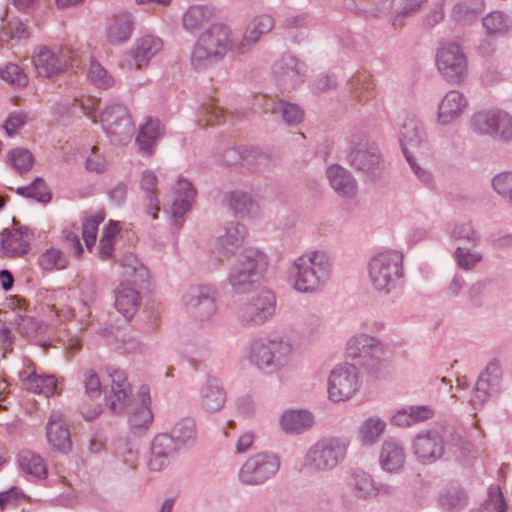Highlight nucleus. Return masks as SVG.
Returning <instances> with one entry per match:
<instances>
[{
    "label": "nucleus",
    "instance_id": "4468645a",
    "mask_svg": "<svg viewBox=\"0 0 512 512\" xmlns=\"http://www.w3.org/2000/svg\"><path fill=\"white\" fill-rule=\"evenodd\" d=\"M346 353L359 365L373 369L385 357L387 346L373 336L357 334L348 340Z\"/></svg>",
    "mask_w": 512,
    "mask_h": 512
},
{
    "label": "nucleus",
    "instance_id": "9b49d317",
    "mask_svg": "<svg viewBox=\"0 0 512 512\" xmlns=\"http://www.w3.org/2000/svg\"><path fill=\"white\" fill-rule=\"evenodd\" d=\"M275 306V295L270 290H262L239 304L235 312L236 319L243 327H257L274 315Z\"/></svg>",
    "mask_w": 512,
    "mask_h": 512
},
{
    "label": "nucleus",
    "instance_id": "49530a36",
    "mask_svg": "<svg viewBox=\"0 0 512 512\" xmlns=\"http://www.w3.org/2000/svg\"><path fill=\"white\" fill-rule=\"evenodd\" d=\"M212 17V11L205 6H191L182 17V24L185 30L194 32Z\"/></svg>",
    "mask_w": 512,
    "mask_h": 512
},
{
    "label": "nucleus",
    "instance_id": "72a5a7b5",
    "mask_svg": "<svg viewBox=\"0 0 512 512\" xmlns=\"http://www.w3.org/2000/svg\"><path fill=\"white\" fill-rule=\"evenodd\" d=\"M134 28L133 15L127 11L115 14L107 27V39L109 43L116 45L127 42Z\"/></svg>",
    "mask_w": 512,
    "mask_h": 512
},
{
    "label": "nucleus",
    "instance_id": "13d9d810",
    "mask_svg": "<svg viewBox=\"0 0 512 512\" xmlns=\"http://www.w3.org/2000/svg\"><path fill=\"white\" fill-rule=\"evenodd\" d=\"M87 77L93 85L101 89H107L114 83L112 76L96 60L90 62Z\"/></svg>",
    "mask_w": 512,
    "mask_h": 512
},
{
    "label": "nucleus",
    "instance_id": "473e14b6",
    "mask_svg": "<svg viewBox=\"0 0 512 512\" xmlns=\"http://www.w3.org/2000/svg\"><path fill=\"white\" fill-rule=\"evenodd\" d=\"M164 128L157 118L147 117L139 126L136 143L142 154L150 156L157 140L163 135Z\"/></svg>",
    "mask_w": 512,
    "mask_h": 512
},
{
    "label": "nucleus",
    "instance_id": "dca6fc26",
    "mask_svg": "<svg viewBox=\"0 0 512 512\" xmlns=\"http://www.w3.org/2000/svg\"><path fill=\"white\" fill-rule=\"evenodd\" d=\"M359 387L358 371L354 365L342 363L331 370L328 379V395L333 402L350 399Z\"/></svg>",
    "mask_w": 512,
    "mask_h": 512
},
{
    "label": "nucleus",
    "instance_id": "de8ad7c7",
    "mask_svg": "<svg viewBox=\"0 0 512 512\" xmlns=\"http://www.w3.org/2000/svg\"><path fill=\"white\" fill-rule=\"evenodd\" d=\"M484 10V3L480 0H470L457 3L452 10V16L457 22L470 23Z\"/></svg>",
    "mask_w": 512,
    "mask_h": 512
},
{
    "label": "nucleus",
    "instance_id": "7ed1b4c3",
    "mask_svg": "<svg viewBox=\"0 0 512 512\" xmlns=\"http://www.w3.org/2000/svg\"><path fill=\"white\" fill-rule=\"evenodd\" d=\"M123 276L126 281L121 282L115 289V308L126 319H130L138 310L141 296L137 284L144 283L148 277V269L134 254H126L120 260Z\"/></svg>",
    "mask_w": 512,
    "mask_h": 512
},
{
    "label": "nucleus",
    "instance_id": "6e6d98bb",
    "mask_svg": "<svg viewBox=\"0 0 512 512\" xmlns=\"http://www.w3.org/2000/svg\"><path fill=\"white\" fill-rule=\"evenodd\" d=\"M494 192L512 205V171L496 174L491 179Z\"/></svg>",
    "mask_w": 512,
    "mask_h": 512
},
{
    "label": "nucleus",
    "instance_id": "09e8293b",
    "mask_svg": "<svg viewBox=\"0 0 512 512\" xmlns=\"http://www.w3.org/2000/svg\"><path fill=\"white\" fill-rule=\"evenodd\" d=\"M119 231L118 223L112 220L104 228L98 247V256L101 260H108L112 257L116 236Z\"/></svg>",
    "mask_w": 512,
    "mask_h": 512
},
{
    "label": "nucleus",
    "instance_id": "bb28decb",
    "mask_svg": "<svg viewBox=\"0 0 512 512\" xmlns=\"http://www.w3.org/2000/svg\"><path fill=\"white\" fill-rule=\"evenodd\" d=\"M33 233L28 227L13 228L3 234L1 251L6 257H20L28 252Z\"/></svg>",
    "mask_w": 512,
    "mask_h": 512
},
{
    "label": "nucleus",
    "instance_id": "0eeeda50",
    "mask_svg": "<svg viewBox=\"0 0 512 512\" xmlns=\"http://www.w3.org/2000/svg\"><path fill=\"white\" fill-rule=\"evenodd\" d=\"M291 345L282 339H257L250 344L248 361L258 371L273 375L289 363Z\"/></svg>",
    "mask_w": 512,
    "mask_h": 512
},
{
    "label": "nucleus",
    "instance_id": "37998d69",
    "mask_svg": "<svg viewBox=\"0 0 512 512\" xmlns=\"http://www.w3.org/2000/svg\"><path fill=\"white\" fill-rule=\"evenodd\" d=\"M374 82L368 73H359L350 80V90L359 102H367L375 96Z\"/></svg>",
    "mask_w": 512,
    "mask_h": 512
},
{
    "label": "nucleus",
    "instance_id": "f3484780",
    "mask_svg": "<svg viewBox=\"0 0 512 512\" xmlns=\"http://www.w3.org/2000/svg\"><path fill=\"white\" fill-rule=\"evenodd\" d=\"M307 65L292 54H283L272 66V75L278 86L290 90L304 83Z\"/></svg>",
    "mask_w": 512,
    "mask_h": 512
},
{
    "label": "nucleus",
    "instance_id": "2f4dec72",
    "mask_svg": "<svg viewBox=\"0 0 512 512\" xmlns=\"http://www.w3.org/2000/svg\"><path fill=\"white\" fill-rule=\"evenodd\" d=\"M314 424L312 413L307 410H286L279 419V425L286 434L298 435L309 430Z\"/></svg>",
    "mask_w": 512,
    "mask_h": 512
},
{
    "label": "nucleus",
    "instance_id": "aec40b11",
    "mask_svg": "<svg viewBox=\"0 0 512 512\" xmlns=\"http://www.w3.org/2000/svg\"><path fill=\"white\" fill-rule=\"evenodd\" d=\"M349 491L357 498L369 500L378 496H392L395 488L388 483L376 482L372 476L360 469L352 470L346 480Z\"/></svg>",
    "mask_w": 512,
    "mask_h": 512
},
{
    "label": "nucleus",
    "instance_id": "603ef678",
    "mask_svg": "<svg viewBox=\"0 0 512 512\" xmlns=\"http://www.w3.org/2000/svg\"><path fill=\"white\" fill-rule=\"evenodd\" d=\"M38 264L46 271L61 270L67 267L68 259L59 249L49 248L39 256Z\"/></svg>",
    "mask_w": 512,
    "mask_h": 512
},
{
    "label": "nucleus",
    "instance_id": "ddd939ff",
    "mask_svg": "<svg viewBox=\"0 0 512 512\" xmlns=\"http://www.w3.org/2000/svg\"><path fill=\"white\" fill-rule=\"evenodd\" d=\"M280 468L277 455L268 452L249 457L240 467L238 480L246 486H259L274 477Z\"/></svg>",
    "mask_w": 512,
    "mask_h": 512
},
{
    "label": "nucleus",
    "instance_id": "5701e85b",
    "mask_svg": "<svg viewBox=\"0 0 512 512\" xmlns=\"http://www.w3.org/2000/svg\"><path fill=\"white\" fill-rule=\"evenodd\" d=\"M109 379V385L104 388L105 401L111 412L119 414L131 401V386L121 370L112 371Z\"/></svg>",
    "mask_w": 512,
    "mask_h": 512
},
{
    "label": "nucleus",
    "instance_id": "6e6552de",
    "mask_svg": "<svg viewBox=\"0 0 512 512\" xmlns=\"http://www.w3.org/2000/svg\"><path fill=\"white\" fill-rule=\"evenodd\" d=\"M349 164L370 179L381 175L385 163L376 144L364 133L351 135L348 142Z\"/></svg>",
    "mask_w": 512,
    "mask_h": 512
},
{
    "label": "nucleus",
    "instance_id": "c9c22d12",
    "mask_svg": "<svg viewBox=\"0 0 512 512\" xmlns=\"http://www.w3.org/2000/svg\"><path fill=\"white\" fill-rule=\"evenodd\" d=\"M395 0H348L346 7L364 18H379L387 15Z\"/></svg>",
    "mask_w": 512,
    "mask_h": 512
},
{
    "label": "nucleus",
    "instance_id": "c03bdc74",
    "mask_svg": "<svg viewBox=\"0 0 512 512\" xmlns=\"http://www.w3.org/2000/svg\"><path fill=\"white\" fill-rule=\"evenodd\" d=\"M386 428V422L372 416L366 419L359 428L358 437L362 444L371 445L377 442Z\"/></svg>",
    "mask_w": 512,
    "mask_h": 512
},
{
    "label": "nucleus",
    "instance_id": "e2e57ef3",
    "mask_svg": "<svg viewBox=\"0 0 512 512\" xmlns=\"http://www.w3.org/2000/svg\"><path fill=\"white\" fill-rule=\"evenodd\" d=\"M0 77L8 83L24 87L28 83V77L24 70L17 64L9 63L4 68H0Z\"/></svg>",
    "mask_w": 512,
    "mask_h": 512
},
{
    "label": "nucleus",
    "instance_id": "c756f323",
    "mask_svg": "<svg viewBox=\"0 0 512 512\" xmlns=\"http://www.w3.org/2000/svg\"><path fill=\"white\" fill-rule=\"evenodd\" d=\"M406 455L404 447L395 439L384 441L381 447L379 463L388 473H397L402 470Z\"/></svg>",
    "mask_w": 512,
    "mask_h": 512
},
{
    "label": "nucleus",
    "instance_id": "e433bc0d",
    "mask_svg": "<svg viewBox=\"0 0 512 512\" xmlns=\"http://www.w3.org/2000/svg\"><path fill=\"white\" fill-rule=\"evenodd\" d=\"M163 48L162 40L158 37L146 35L135 42L132 57L137 68L146 66Z\"/></svg>",
    "mask_w": 512,
    "mask_h": 512
},
{
    "label": "nucleus",
    "instance_id": "69168bd1",
    "mask_svg": "<svg viewBox=\"0 0 512 512\" xmlns=\"http://www.w3.org/2000/svg\"><path fill=\"white\" fill-rule=\"evenodd\" d=\"M489 286L488 280H478L470 285L467 299L473 308H481L485 304V293Z\"/></svg>",
    "mask_w": 512,
    "mask_h": 512
},
{
    "label": "nucleus",
    "instance_id": "393cba45",
    "mask_svg": "<svg viewBox=\"0 0 512 512\" xmlns=\"http://www.w3.org/2000/svg\"><path fill=\"white\" fill-rule=\"evenodd\" d=\"M137 397L138 403H135L131 408L128 416V422L131 430L135 434H141L150 427L153 421V413L150 407L151 397L149 388L147 386H141Z\"/></svg>",
    "mask_w": 512,
    "mask_h": 512
},
{
    "label": "nucleus",
    "instance_id": "8fccbe9b",
    "mask_svg": "<svg viewBox=\"0 0 512 512\" xmlns=\"http://www.w3.org/2000/svg\"><path fill=\"white\" fill-rule=\"evenodd\" d=\"M450 237L453 240L465 242L472 247L479 246L481 242L480 233L471 222L456 223L450 231Z\"/></svg>",
    "mask_w": 512,
    "mask_h": 512
},
{
    "label": "nucleus",
    "instance_id": "2eb2a0df",
    "mask_svg": "<svg viewBox=\"0 0 512 512\" xmlns=\"http://www.w3.org/2000/svg\"><path fill=\"white\" fill-rule=\"evenodd\" d=\"M425 139L424 128L421 123L414 118H407L401 124L399 142L407 162L418 178L426 184L432 180L430 172L421 168L415 161L411 150L418 148Z\"/></svg>",
    "mask_w": 512,
    "mask_h": 512
},
{
    "label": "nucleus",
    "instance_id": "6ab92c4d",
    "mask_svg": "<svg viewBox=\"0 0 512 512\" xmlns=\"http://www.w3.org/2000/svg\"><path fill=\"white\" fill-rule=\"evenodd\" d=\"M72 60V52L68 48L40 47L34 54L32 61L37 74L41 77L51 78L63 72Z\"/></svg>",
    "mask_w": 512,
    "mask_h": 512
},
{
    "label": "nucleus",
    "instance_id": "a211bd4d",
    "mask_svg": "<svg viewBox=\"0 0 512 512\" xmlns=\"http://www.w3.org/2000/svg\"><path fill=\"white\" fill-rule=\"evenodd\" d=\"M503 372L500 361L490 360L476 381L471 402L474 406L483 405L488 399L498 395L502 389Z\"/></svg>",
    "mask_w": 512,
    "mask_h": 512
},
{
    "label": "nucleus",
    "instance_id": "20e7f679",
    "mask_svg": "<svg viewBox=\"0 0 512 512\" xmlns=\"http://www.w3.org/2000/svg\"><path fill=\"white\" fill-rule=\"evenodd\" d=\"M268 265V257L263 251L254 247L243 249L228 274L232 290L237 294L253 291L263 279Z\"/></svg>",
    "mask_w": 512,
    "mask_h": 512
},
{
    "label": "nucleus",
    "instance_id": "a19ab883",
    "mask_svg": "<svg viewBox=\"0 0 512 512\" xmlns=\"http://www.w3.org/2000/svg\"><path fill=\"white\" fill-rule=\"evenodd\" d=\"M18 465L21 471L35 478H45L47 475L43 458L30 450H23L19 453Z\"/></svg>",
    "mask_w": 512,
    "mask_h": 512
},
{
    "label": "nucleus",
    "instance_id": "f03ea898",
    "mask_svg": "<svg viewBox=\"0 0 512 512\" xmlns=\"http://www.w3.org/2000/svg\"><path fill=\"white\" fill-rule=\"evenodd\" d=\"M231 38L229 27L224 24H213L205 29L195 42L190 63L194 70L203 71L222 61L227 52H231Z\"/></svg>",
    "mask_w": 512,
    "mask_h": 512
},
{
    "label": "nucleus",
    "instance_id": "39448f33",
    "mask_svg": "<svg viewBox=\"0 0 512 512\" xmlns=\"http://www.w3.org/2000/svg\"><path fill=\"white\" fill-rule=\"evenodd\" d=\"M403 259V253L394 249H384L370 257L367 273L374 290L387 295L396 288L404 277Z\"/></svg>",
    "mask_w": 512,
    "mask_h": 512
},
{
    "label": "nucleus",
    "instance_id": "774afa93",
    "mask_svg": "<svg viewBox=\"0 0 512 512\" xmlns=\"http://www.w3.org/2000/svg\"><path fill=\"white\" fill-rule=\"evenodd\" d=\"M28 36L27 27L24 23L19 20H13L7 22L3 28L1 33V40L3 41H14L20 40Z\"/></svg>",
    "mask_w": 512,
    "mask_h": 512
},
{
    "label": "nucleus",
    "instance_id": "423d86ee",
    "mask_svg": "<svg viewBox=\"0 0 512 512\" xmlns=\"http://www.w3.org/2000/svg\"><path fill=\"white\" fill-rule=\"evenodd\" d=\"M350 442L344 437H324L312 444L305 452L302 469L308 473H324L334 470L346 458Z\"/></svg>",
    "mask_w": 512,
    "mask_h": 512
},
{
    "label": "nucleus",
    "instance_id": "79ce46f5",
    "mask_svg": "<svg viewBox=\"0 0 512 512\" xmlns=\"http://www.w3.org/2000/svg\"><path fill=\"white\" fill-rule=\"evenodd\" d=\"M196 422L192 418H182L177 421L169 436L173 437V440L181 448L190 444H193L196 440Z\"/></svg>",
    "mask_w": 512,
    "mask_h": 512
},
{
    "label": "nucleus",
    "instance_id": "f8f14e48",
    "mask_svg": "<svg viewBox=\"0 0 512 512\" xmlns=\"http://www.w3.org/2000/svg\"><path fill=\"white\" fill-rule=\"evenodd\" d=\"M436 66L441 76L451 84H461L468 74V60L461 46L444 43L436 53Z\"/></svg>",
    "mask_w": 512,
    "mask_h": 512
},
{
    "label": "nucleus",
    "instance_id": "680f3d73",
    "mask_svg": "<svg viewBox=\"0 0 512 512\" xmlns=\"http://www.w3.org/2000/svg\"><path fill=\"white\" fill-rule=\"evenodd\" d=\"M9 161L19 174H23L32 168L34 159L29 150L15 148L9 153Z\"/></svg>",
    "mask_w": 512,
    "mask_h": 512
},
{
    "label": "nucleus",
    "instance_id": "bf43d9fd",
    "mask_svg": "<svg viewBox=\"0 0 512 512\" xmlns=\"http://www.w3.org/2000/svg\"><path fill=\"white\" fill-rule=\"evenodd\" d=\"M425 2L426 0H401L399 9L390 19L391 25L394 28L400 27L403 19L420 11Z\"/></svg>",
    "mask_w": 512,
    "mask_h": 512
},
{
    "label": "nucleus",
    "instance_id": "412c9836",
    "mask_svg": "<svg viewBox=\"0 0 512 512\" xmlns=\"http://www.w3.org/2000/svg\"><path fill=\"white\" fill-rule=\"evenodd\" d=\"M275 26L271 15L261 14L249 21L241 39H235L231 44V53L244 55L250 52L261 37L269 33Z\"/></svg>",
    "mask_w": 512,
    "mask_h": 512
},
{
    "label": "nucleus",
    "instance_id": "4be33fe9",
    "mask_svg": "<svg viewBox=\"0 0 512 512\" xmlns=\"http://www.w3.org/2000/svg\"><path fill=\"white\" fill-rule=\"evenodd\" d=\"M413 452L422 464H430L438 460L444 453L442 431L431 429L418 433L413 441Z\"/></svg>",
    "mask_w": 512,
    "mask_h": 512
},
{
    "label": "nucleus",
    "instance_id": "5fc2aeb1",
    "mask_svg": "<svg viewBox=\"0 0 512 512\" xmlns=\"http://www.w3.org/2000/svg\"><path fill=\"white\" fill-rule=\"evenodd\" d=\"M439 503L447 511L461 510L466 505V494L458 488L448 489L439 496Z\"/></svg>",
    "mask_w": 512,
    "mask_h": 512
},
{
    "label": "nucleus",
    "instance_id": "864d4df0",
    "mask_svg": "<svg viewBox=\"0 0 512 512\" xmlns=\"http://www.w3.org/2000/svg\"><path fill=\"white\" fill-rule=\"evenodd\" d=\"M454 258L459 268L473 270L482 260V253L466 247H457L454 251Z\"/></svg>",
    "mask_w": 512,
    "mask_h": 512
},
{
    "label": "nucleus",
    "instance_id": "338daca9",
    "mask_svg": "<svg viewBox=\"0 0 512 512\" xmlns=\"http://www.w3.org/2000/svg\"><path fill=\"white\" fill-rule=\"evenodd\" d=\"M82 383L85 394L90 398L94 399L101 394V381L93 369H85L82 373Z\"/></svg>",
    "mask_w": 512,
    "mask_h": 512
},
{
    "label": "nucleus",
    "instance_id": "3c124183",
    "mask_svg": "<svg viewBox=\"0 0 512 512\" xmlns=\"http://www.w3.org/2000/svg\"><path fill=\"white\" fill-rule=\"evenodd\" d=\"M271 109L272 113L280 114L287 125H297L304 117V111L299 105L282 99L279 100Z\"/></svg>",
    "mask_w": 512,
    "mask_h": 512
},
{
    "label": "nucleus",
    "instance_id": "c85d7f7f",
    "mask_svg": "<svg viewBox=\"0 0 512 512\" xmlns=\"http://www.w3.org/2000/svg\"><path fill=\"white\" fill-rule=\"evenodd\" d=\"M46 436L53 450L61 453H68L71 450L70 432L61 414H51L46 426Z\"/></svg>",
    "mask_w": 512,
    "mask_h": 512
},
{
    "label": "nucleus",
    "instance_id": "b1692460",
    "mask_svg": "<svg viewBox=\"0 0 512 512\" xmlns=\"http://www.w3.org/2000/svg\"><path fill=\"white\" fill-rule=\"evenodd\" d=\"M196 197V190L192 183L185 178H178L175 199L169 209L172 224L179 229L184 222V216L190 211Z\"/></svg>",
    "mask_w": 512,
    "mask_h": 512
},
{
    "label": "nucleus",
    "instance_id": "a878e982",
    "mask_svg": "<svg viewBox=\"0 0 512 512\" xmlns=\"http://www.w3.org/2000/svg\"><path fill=\"white\" fill-rule=\"evenodd\" d=\"M469 102L467 97L458 90L448 91L438 106V121L442 125H447L459 119L466 109Z\"/></svg>",
    "mask_w": 512,
    "mask_h": 512
},
{
    "label": "nucleus",
    "instance_id": "f257e3e1",
    "mask_svg": "<svg viewBox=\"0 0 512 512\" xmlns=\"http://www.w3.org/2000/svg\"><path fill=\"white\" fill-rule=\"evenodd\" d=\"M330 256L322 250H311L294 259L289 266L292 288L300 293H314L329 280Z\"/></svg>",
    "mask_w": 512,
    "mask_h": 512
},
{
    "label": "nucleus",
    "instance_id": "4c0bfd02",
    "mask_svg": "<svg viewBox=\"0 0 512 512\" xmlns=\"http://www.w3.org/2000/svg\"><path fill=\"white\" fill-rule=\"evenodd\" d=\"M224 203L236 217L240 218L249 216L256 208L252 195L243 190H232L225 193Z\"/></svg>",
    "mask_w": 512,
    "mask_h": 512
},
{
    "label": "nucleus",
    "instance_id": "9d476101",
    "mask_svg": "<svg viewBox=\"0 0 512 512\" xmlns=\"http://www.w3.org/2000/svg\"><path fill=\"white\" fill-rule=\"evenodd\" d=\"M216 291L208 284L189 286L182 295L185 312L199 322H208L217 313Z\"/></svg>",
    "mask_w": 512,
    "mask_h": 512
},
{
    "label": "nucleus",
    "instance_id": "ea45409f",
    "mask_svg": "<svg viewBox=\"0 0 512 512\" xmlns=\"http://www.w3.org/2000/svg\"><path fill=\"white\" fill-rule=\"evenodd\" d=\"M500 110H481L474 113L470 120V129L477 135L492 136Z\"/></svg>",
    "mask_w": 512,
    "mask_h": 512
},
{
    "label": "nucleus",
    "instance_id": "58836bf2",
    "mask_svg": "<svg viewBox=\"0 0 512 512\" xmlns=\"http://www.w3.org/2000/svg\"><path fill=\"white\" fill-rule=\"evenodd\" d=\"M25 373H20V376L22 377V386L27 391L43 394L47 397L56 393L57 380L53 375H40L32 372L24 376Z\"/></svg>",
    "mask_w": 512,
    "mask_h": 512
},
{
    "label": "nucleus",
    "instance_id": "4d7b16f0",
    "mask_svg": "<svg viewBox=\"0 0 512 512\" xmlns=\"http://www.w3.org/2000/svg\"><path fill=\"white\" fill-rule=\"evenodd\" d=\"M230 114L225 112L217 103L215 100H211L209 103L203 105L201 117L199 119V122L201 124H220L222 122H226L227 117H229Z\"/></svg>",
    "mask_w": 512,
    "mask_h": 512
},
{
    "label": "nucleus",
    "instance_id": "cd10ccee",
    "mask_svg": "<svg viewBox=\"0 0 512 512\" xmlns=\"http://www.w3.org/2000/svg\"><path fill=\"white\" fill-rule=\"evenodd\" d=\"M226 402V393L219 380L207 377L199 389V403L209 413L221 410Z\"/></svg>",
    "mask_w": 512,
    "mask_h": 512
},
{
    "label": "nucleus",
    "instance_id": "a18cd8bd",
    "mask_svg": "<svg viewBox=\"0 0 512 512\" xmlns=\"http://www.w3.org/2000/svg\"><path fill=\"white\" fill-rule=\"evenodd\" d=\"M482 23L489 35H503L508 33L512 28V20L501 11L488 13L482 19Z\"/></svg>",
    "mask_w": 512,
    "mask_h": 512
},
{
    "label": "nucleus",
    "instance_id": "0e129e2a",
    "mask_svg": "<svg viewBox=\"0 0 512 512\" xmlns=\"http://www.w3.org/2000/svg\"><path fill=\"white\" fill-rule=\"evenodd\" d=\"M97 296V289L93 283H84L81 287V303L82 307L78 312L79 322L84 324L90 316L89 304L92 303Z\"/></svg>",
    "mask_w": 512,
    "mask_h": 512
},
{
    "label": "nucleus",
    "instance_id": "7c9ffc66",
    "mask_svg": "<svg viewBox=\"0 0 512 512\" xmlns=\"http://www.w3.org/2000/svg\"><path fill=\"white\" fill-rule=\"evenodd\" d=\"M327 177L335 192L343 197L353 198L358 192V185L353 175L340 165L327 169Z\"/></svg>",
    "mask_w": 512,
    "mask_h": 512
},
{
    "label": "nucleus",
    "instance_id": "f704fd0d",
    "mask_svg": "<svg viewBox=\"0 0 512 512\" xmlns=\"http://www.w3.org/2000/svg\"><path fill=\"white\" fill-rule=\"evenodd\" d=\"M246 236L245 226L239 222H229L224 234L217 239V248L224 255H233L243 244Z\"/></svg>",
    "mask_w": 512,
    "mask_h": 512
},
{
    "label": "nucleus",
    "instance_id": "1a4fd4ad",
    "mask_svg": "<svg viewBox=\"0 0 512 512\" xmlns=\"http://www.w3.org/2000/svg\"><path fill=\"white\" fill-rule=\"evenodd\" d=\"M100 121L109 141L114 145H124L131 141L135 125L127 107L113 102L100 113Z\"/></svg>",
    "mask_w": 512,
    "mask_h": 512
},
{
    "label": "nucleus",
    "instance_id": "052dcab7",
    "mask_svg": "<svg viewBox=\"0 0 512 512\" xmlns=\"http://www.w3.org/2000/svg\"><path fill=\"white\" fill-rule=\"evenodd\" d=\"M491 137L503 142L512 141V116L510 114L502 110L499 111Z\"/></svg>",
    "mask_w": 512,
    "mask_h": 512
}]
</instances>
